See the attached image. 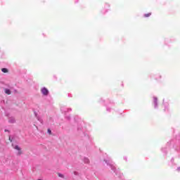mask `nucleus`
Instances as JSON below:
<instances>
[{
  "mask_svg": "<svg viewBox=\"0 0 180 180\" xmlns=\"http://www.w3.org/2000/svg\"><path fill=\"white\" fill-rule=\"evenodd\" d=\"M41 91L43 94V95H46V96L49 95V90L45 87L41 89Z\"/></svg>",
  "mask_w": 180,
  "mask_h": 180,
  "instance_id": "obj_1",
  "label": "nucleus"
},
{
  "mask_svg": "<svg viewBox=\"0 0 180 180\" xmlns=\"http://www.w3.org/2000/svg\"><path fill=\"white\" fill-rule=\"evenodd\" d=\"M14 148H15V150H18V155H21V154H22V149H20V148H19V146H15V147H14Z\"/></svg>",
  "mask_w": 180,
  "mask_h": 180,
  "instance_id": "obj_2",
  "label": "nucleus"
},
{
  "mask_svg": "<svg viewBox=\"0 0 180 180\" xmlns=\"http://www.w3.org/2000/svg\"><path fill=\"white\" fill-rule=\"evenodd\" d=\"M4 91L5 94H6L7 95H11V90H9L8 89H5Z\"/></svg>",
  "mask_w": 180,
  "mask_h": 180,
  "instance_id": "obj_3",
  "label": "nucleus"
},
{
  "mask_svg": "<svg viewBox=\"0 0 180 180\" xmlns=\"http://www.w3.org/2000/svg\"><path fill=\"white\" fill-rule=\"evenodd\" d=\"M1 71H2V72H4L5 74H6V72H8V70L7 68H2Z\"/></svg>",
  "mask_w": 180,
  "mask_h": 180,
  "instance_id": "obj_4",
  "label": "nucleus"
},
{
  "mask_svg": "<svg viewBox=\"0 0 180 180\" xmlns=\"http://www.w3.org/2000/svg\"><path fill=\"white\" fill-rule=\"evenodd\" d=\"M145 18H149V16H151V13H148L144 15Z\"/></svg>",
  "mask_w": 180,
  "mask_h": 180,
  "instance_id": "obj_5",
  "label": "nucleus"
},
{
  "mask_svg": "<svg viewBox=\"0 0 180 180\" xmlns=\"http://www.w3.org/2000/svg\"><path fill=\"white\" fill-rule=\"evenodd\" d=\"M155 105H157V98H153Z\"/></svg>",
  "mask_w": 180,
  "mask_h": 180,
  "instance_id": "obj_6",
  "label": "nucleus"
},
{
  "mask_svg": "<svg viewBox=\"0 0 180 180\" xmlns=\"http://www.w3.org/2000/svg\"><path fill=\"white\" fill-rule=\"evenodd\" d=\"M58 176H60V178H63L64 176L60 173L58 174Z\"/></svg>",
  "mask_w": 180,
  "mask_h": 180,
  "instance_id": "obj_7",
  "label": "nucleus"
},
{
  "mask_svg": "<svg viewBox=\"0 0 180 180\" xmlns=\"http://www.w3.org/2000/svg\"><path fill=\"white\" fill-rule=\"evenodd\" d=\"M9 122H10V123H15V119H12V120L9 121Z\"/></svg>",
  "mask_w": 180,
  "mask_h": 180,
  "instance_id": "obj_8",
  "label": "nucleus"
},
{
  "mask_svg": "<svg viewBox=\"0 0 180 180\" xmlns=\"http://www.w3.org/2000/svg\"><path fill=\"white\" fill-rule=\"evenodd\" d=\"M48 133H49V134H51V130L48 129Z\"/></svg>",
  "mask_w": 180,
  "mask_h": 180,
  "instance_id": "obj_9",
  "label": "nucleus"
}]
</instances>
